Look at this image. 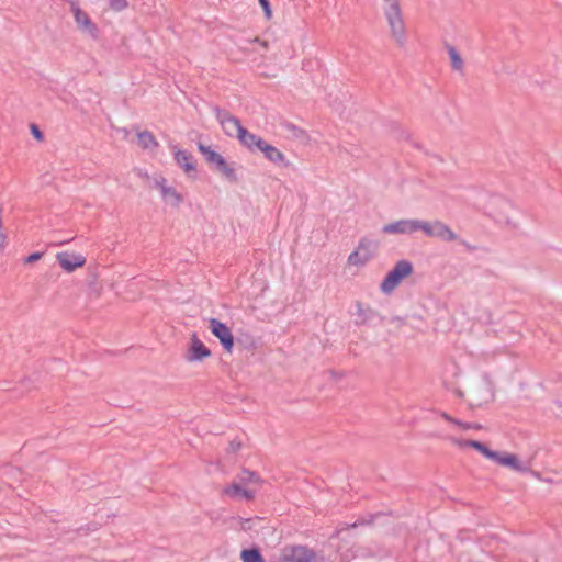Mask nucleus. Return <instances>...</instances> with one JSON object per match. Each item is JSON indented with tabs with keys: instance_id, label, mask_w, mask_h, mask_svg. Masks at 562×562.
I'll return each mask as SVG.
<instances>
[{
	"instance_id": "aec40b11",
	"label": "nucleus",
	"mask_w": 562,
	"mask_h": 562,
	"mask_svg": "<svg viewBox=\"0 0 562 562\" xmlns=\"http://www.w3.org/2000/svg\"><path fill=\"white\" fill-rule=\"evenodd\" d=\"M199 151L204 156L206 162L214 169L216 165L220 164V161L223 159V156L212 149L210 146H206L204 144H198Z\"/></svg>"
},
{
	"instance_id": "b1692460",
	"label": "nucleus",
	"mask_w": 562,
	"mask_h": 562,
	"mask_svg": "<svg viewBox=\"0 0 562 562\" xmlns=\"http://www.w3.org/2000/svg\"><path fill=\"white\" fill-rule=\"evenodd\" d=\"M434 227H435V221H423V220H417L416 218V232L420 231L425 234V236L427 237H432V233H434Z\"/></svg>"
},
{
	"instance_id": "f03ea898",
	"label": "nucleus",
	"mask_w": 562,
	"mask_h": 562,
	"mask_svg": "<svg viewBox=\"0 0 562 562\" xmlns=\"http://www.w3.org/2000/svg\"><path fill=\"white\" fill-rule=\"evenodd\" d=\"M381 1V9L386 20L391 38L398 47H404L407 44L408 32L401 1Z\"/></svg>"
},
{
	"instance_id": "7ed1b4c3",
	"label": "nucleus",
	"mask_w": 562,
	"mask_h": 562,
	"mask_svg": "<svg viewBox=\"0 0 562 562\" xmlns=\"http://www.w3.org/2000/svg\"><path fill=\"white\" fill-rule=\"evenodd\" d=\"M259 490L258 477L248 471L239 474L238 479L228 485L224 492L227 496L237 501L251 499Z\"/></svg>"
},
{
	"instance_id": "6e6552de",
	"label": "nucleus",
	"mask_w": 562,
	"mask_h": 562,
	"mask_svg": "<svg viewBox=\"0 0 562 562\" xmlns=\"http://www.w3.org/2000/svg\"><path fill=\"white\" fill-rule=\"evenodd\" d=\"M210 356L211 350L196 336V334H192L184 352L186 361L189 363L203 362Z\"/></svg>"
},
{
	"instance_id": "6ab92c4d",
	"label": "nucleus",
	"mask_w": 562,
	"mask_h": 562,
	"mask_svg": "<svg viewBox=\"0 0 562 562\" xmlns=\"http://www.w3.org/2000/svg\"><path fill=\"white\" fill-rule=\"evenodd\" d=\"M259 151L262 153L269 161L280 166H288L285 155L273 145L265 142Z\"/></svg>"
},
{
	"instance_id": "f3484780",
	"label": "nucleus",
	"mask_w": 562,
	"mask_h": 562,
	"mask_svg": "<svg viewBox=\"0 0 562 562\" xmlns=\"http://www.w3.org/2000/svg\"><path fill=\"white\" fill-rule=\"evenodd\" d=\"M239 143L246 147L250 151L260 150L262 145L265 144V139L260 136L249 132L248 130L244 128L239 137L237 138Z\"/></svg>"
},
{
	"instance_id": "423d86ee",
	"label": "nucleus",
	"mask_w": 562,
	"mask_h": 562,
	"mask_svg": "<svg viewBox=\"0 0 562 562\" xmlns=\"http://www.w3.org/2000/svg\"><path fill=\"white\" fill-rule=\"evenodd\" d=\"M374 252V243L368 238H361L355 250L348 256L347 262L352 267H363L373 258Z\"/></svg>"
},
{
	"instance_id": "1a4fd4ad",
	"label": "nucleus",
	"mask_w": 562,
	"mask_h": 562,
	"mask_svg": "<svg viewBox=\"0 0 562 562\" xmlns=\"http://www.w3.org/2000/svg\"><path fill=\"white\" fill-rule=\"evenodd\" d=\"M469 397L472 405L481 406L493 398V389L488 380L482 379L473 383L469 390Z\"/></svg>"
},
{
	"instance_id": "c756f323",
	"label": "nucleus",
	"mask_w": 562,
	"mask_h": 562,
	"mask_svg": "<svg viewBox=\"0 0 562 562\" xmlns=\"http://www.w3.org/2000/svg\"><path fill=\"white\" fill-rule=\"evenodd\" d=\"M43 257V252H33L25 258L26 263H32L40 260Z\"/></svg>"
},
{
	"instance_id": "4468645a",
	"label": "nucleus",
	"mask_w": 562,
	"mask_h": 562,
	"mask_svg": "<svg viewBox=\"0 0 562 562\" xmlns=\"http://www.w3.org/2000/svg\"><path fill=\"white\" fill-rule=\"evenodd\" d=\"M173 158L177 165L188 175L190 176L192 172H195L196 166L192 155L183 149H179L177 146L172 147Z\"/></svg>"
},
{
	"instance_id": "a211bd4d",
	"label": "nucleus",
	"mask_w": 562,
	"mask_h": 562,
	"mask_svg": "<svg viewBox=\"0 0 562 562\" xmlns=\"http://www.w3.org/2000/svg\"><path fill=\"white\" fill-rule=\"evenodd\" d=\"M431 238H437L446 243L458 240V235L446 223L435 220V227Z\"/></svg>"
},
{
	"instance_id": "2eb2a0df",
	"label": "nucleus",
	"mask_w": 562,
	"mask_h": 562,
	"mask_svg": "<svg viewBox=\"0 0 562 562\" xmlns=\"http://www.w3.org/2000/svg\"><path fill=\"white\" fill-rule=\"evenodd\" d=\"M239 166L236 162H229L224 157L218 165L214 167V170L220 172L227 181L236 183L239 181L238 176Z\"/></svg>"
},
{
	"instance_id": "412c9836",
	"label": "nucleus",
	"mask_w": 562,
	"mask_h": 562,
	"mask_svg": "<svg viewBox=\"0 0 562 562\" xmlns=\"http://www.w3.org/2000/svg\"><path fill=\"white\" fill-rule=\"evenodd\" d=\"M494 202L501 204L502 210L504 211V214L503 213H494L493 216L495 217V220L498 221L499 223H504V224H508V225L512 224L513 223L512 216L508 213L509 212L513 213V211H514L513 206L508 202L499 200V199H495Z\"/></svg>"
},
{
	"instance_id": "9d476101",
	"label": "nucleus",
	"mask_w": 562,
	"mask_h": 562,
	"mask_svg": "<svg viewBox=\"0 0 562 562\" xmlns=\"http://www.w3.org/2000/svg\"><path fill=\"white\" fill-rule=\"evenodd\" d=\"M214 112L216 120L223 128V132L229 137L238 138L245 128L240 121L237 117L231 115L228 112L218 108H215Z\"/></svg>"
},
{
	"instance_id": "5701e85b",
	"label": "nucleus",
	"mask_w": 562,
	"mask_h": 562,
	"mask_svg": "<svg viewBox=\"0 0 562 562\" xmlns=\"http://www.w3.org/2000/svg\"><path fill=\"white\" fill-rule=\"evenodd\" d=\"M240 558L243 562H263L261 554L256 549L243 550L240 553Z\"/></svg>"
},
{
	"instance_id": "393cba45",
	"label": "nucleus",
	"mask_w": 562,
	"mask_h": 562,
	"mask_svg": "<svg viewBox=\"0 0 562 562\" xmlns=\"http://www.w3.org/2000/svg\"><path fill=\"white\" fill-rule=\"evenodd\" d=\"M448 54L451 60V66L454 70L461 71L463 68V60L454 47L448 48Z\"/></svg>"
},
{
	"instance_id": "a878e982",
	"label": "nucleus",
	"mask_w": 562,
	"mask_h": 562,
	"mask_svg": "<svg viewBox=\"0 0 562 562\" xmlns=\"http://www.w3.org/2000/svg\"><path fill=\"white\" fill-rule=\"evenodd\" d=\"M440 415H441V417H442L443 419H446L447 422H449V423H451V424H453V425L458 426V427H459V428H461V429L467 430V429H477V428H479L477 426H475V425H473V424H465V423H462V422H460V420H458V419H454L453 417H451V416H450V415H448L447 413H441Z\"/></svg>"
},
{
	"instance_id": "ddd939ff",
	"label": "nucleus",
	"mask_w": 562,
	"mask_h": 562,
	"mask_svg": "<svg viewBox=\"0 0 562 562\" xmlns=\"http://www.w3.org/2000/svg\"><path fill=\"white\" fill-rule=\"evenodd\" d=\"M56 259L59 266L67 272H72L86 263V257L83 255L69 251L58 252Z\"/></svg>"
},
{
	"instance_id": "39448f33",
	"label": "nucleus",
	"mask_w": 562,
	"mask_h": 562,
	"mask_svg": "<svg viewBox=\"0 0 562 562\" xmlns=\"http://www.w3.org/2000/svg\"><path fill=\"white\" fill-rule=\"evenodd\" d=\"M153 183L166 205L179 207L183 203V195L173 186L169 184L164 176H154Z\"/></svg>"
},
{
	"instance_id": "7c9ffc66",
	"label": "nucleus",
	"mask_w": 562,
	"mask_h": 562,
	"mask_svg": "<svg viewBox=\"0 0 562 562\" xmlns=\"http://www.w3.org/2000/svg\"><path fill=\"white\" fill-rule=\"evenodd\" d=\"M251 43H258L262 48L267 49L268 48V43L266 41H259V38H254L251 41Z\"/></svg>"
},
{
	"instance_id": "f8f14e48",
	"label": "nucleus",
	"mask_w": 562,
	"mask_h": 562,
	"mask_svg": "<svg viewBox=\"0 0 562 562\" xmlns=\"http://www.w3.org/2000/svg\"><path fill=\"white\" fill-rule=\"evenodd\" d=\"M382 232L387 235H412L416 233V218H402L385 224Z\"/></svg>"
},
{
	"instance_id": "9b49d317",
	"label": "nucleus",
	"mask_w": 562,
	"mask_h": 562,
	"mask_svg": "<svg viewBox=\"0 0 562 562\" xmlns=\"http://www.w3.org/2000/svg\"><path fill=\"white\" fill-rule=\"evenodd\" d=\"M209 329L221 341L223 348L231 352L234 347V337L228 326L216 318H211Z\"/></svg>"
},
{
	"instance_id": "cd10ccee",
	"label": "nucleus",
	"mask_w": 562,
	"mask_h": 562,
	"mask_svg": "<svg viewBox=\"0 0 562 562\" xmlns=\"http://www.w3.org/2000/svg\"><path fill=\"white\" fill-rule=\"evenodd\" d=\"M263 12H265V15L267 16V19H270L272 16V11H271V7H270V3H269V0H258Z\"/></svg>"
},
{
	"instance_id": "4be33fe9",
	"label": "nucleus",
	"mask_w": 562,
	"mask_h": 562,
	"mask_svg": "<svg viewBox=\"0 0 562 562\" xmlns=\"http://www.w3.org/2000/svg\"><path fill=\"white\" fill-rule=\"evenodd\" d=\"M138 145L144 149H153L158 146V143L150 132L144 131L137 134Z\"/></svg>"
},
{
	"instance_id": "bb28decb",
	"label": "nucleus",
	"mask_w": 562,
	"mask_h": 562,
	"mask_svg": "<svg viewBox=\"0 0 562 562\" xmlns=\"http://www.w3.org/2000/svg\"><path fill=\"white\" fill-rule=\"evenodd\" d=\"M110 7L115 11H122L127 7V0H110Z\"/></svg>"
},
{
	"instance_id": "dca6fc26",
	"label": "nucleus",
	"mask_w": 562,
	"mask_h": 562,
	"mask_svg": "<svg viewBox=\"0 0 562 562\" xmlns=\"http://www.w3.org/2000/svg\"><path fill=\"white\" fill-rule=\"evenodd\" d=\"M71 12L74 14L75 22L77 23L78 27L82 31L93 33L95 30L94 24L92 23L89 15L82 11L79 5L75 2L70 5Z\"/></svg>"
},
{
	"instance_id": "0eeeda50",
	"label": "nucleus",
	"mask_w": 562,
	"mask_h": 562,
	"mask_svg": "<svg viewBox=\"0 0 562 562\" xmlns=\"http://www.w3.org/2000/svg\"><path fill=\"white\" fill-rule=\"evenodd\" d=\"M282 562H324V558L316 554L313 550L303 547H286L281 553Z\"/></svg>"
},
{
	"instance_id": "f257e3e1",
	"label": "nucleus",
	"mask_w": 562,
	"mask_h": 562,
	"mask_svg": "<svg viewBox=\"0 0 562 562\" xmlns=\"http://www.w3.org/2000/svg\"><path fill=\"white\" fill-rule=\"evenodd\" d=\"M451 441L459 447H471L479 451L486 459L494 461L498 465L508 468L518 473H528L530 471L529 463L522 461L517 454L510 452H498L491 450L488 447L476 440H458L452 438Z\"/></svg>"
},
{
	"instance_id": "c85d7f7f",
	"label": "nucleus",
	"mask_w": 562,
	"mask_h": 562,
	"mask_svg": "<svg viewBox=\"0 0 562 562\" xmlns=\"http://www.w3.org/2000/svg\"><path fill=\"white\" fill-rule=\"evenodd\" d=\"M31 133H32V135L34 136V138H36L37 140H43V139H44V135H43V133H42V132L40 131V128H38L36 125H34V124H32V125H31Z\"/></svg>"
},
{
	"instance_id": "20e7f679",
	"label": "nucleus",
	"mask_w": 562,
	"mask_h": 562,
	"mask_svg": "<svg viewBox=\"0 0 562 562\" xmlns=\"http://www.w3.org/2000/svg\"><path fill=\"white\" fill-rule=\"evenodd\" d=\"M412 273L413 265L408 260L397 261L381 282V292L384 294H391Z\"/></svg>"
}]
</instances>
